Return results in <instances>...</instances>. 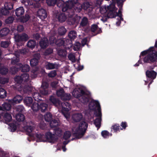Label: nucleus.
<instances>
[{"label":"nucleus","instance_id":"obj_1","mask_svg":"<svg viewBox=\"0 0 157 157\" xmlns=\"http://www.w3.org/2000/svg\"><path fill=\"white\" fill-rule=\"evenodd\" d=\"M78 0H71L66 2L62 8V11L65 13H60L56 15V18L59 22L61 23L64 22L67 19V16L69 18H72V24L76 20V18L74 16L75 12L78 11Z\"/></svg>","mask_w":157,"mask_h":157},{"label":"nucleus","instance_id":"obj_2","mask_svg":"<svg viewBox=\"0 0 157 157\" xmlns=\"http://www.w3.org/2000/svg\"><path fill=\"white\" fill-rule=\"evenodd\" d=\"M118 0H112L113 3L108 6L102 8L104 13L108 18L115 17L117 15V9L115 7V3Z\"/></svg>","mask_w":157,"mask_h":157},{"label":"nucleus","instance_id":"obj_3","mask_svg":"<svg viewBox=\"0 0 157 157\" xmlns=\"http://www.w3.org/2000/svg\"><path fill=\"white\" fill-rule=\"evenodd\" d=\"M36 136L41 141H44V139L46 138L47 141L51 143H54L58 139V138L55 134L52 133L50 132H46L45 135L43 134H37Z\"/></svg>","mask_w":157,"mask_h":157},{"label":"nucleus","instance_id":"obj_4","mask_svg":"<svg viewBox=\"0 0 157 157\" xmlns=\"http://www.w3.org/2000/svg\"><path fill=\"white\" fill-rule=\"evenodd\" d=\"M79 85V90H80V96H79V100L83 103H86L89 101L90 97V93L86 90L85 88L83 87L82 89Z\"/></svg>","mask_w":157,"mask_h":157},{"label":"nucleus","instance_id":"obj_5","mask_svg":"<svg viewBox=\"0 0 157 157\" xmlns=\"http://www.w3.org/2000/svg\"><path fill=\"white\" fill-rule=\"evenodd\" d=\"M29 75L26 73L21 74V76H17L14 78V81L17 84H20L27 83L29 79Z\"/></svg>","mask_w":157,"mask_h":157},{"label":"nucleus","instance_id":"obj_6","mask_svg":"<svg viewBox=\"0 0 157 157\" xmlns=\"http://www.w3.org/2000/svg\"><path fill=\"white\" fill-rule=\"evenodd\" d=\"M157 57V51L156 53L153 50L150 51L148 55L146 56L144 59V63H149L154 62L156 59Z\"/></svg>","mask_w":157,"mask_h":157},{"label":"nucleus","instance_id":"obj_7","mask_svg":"<svg viewBox=\"0 0 157 157\" xmlns=\"http://www.w3.org/2000/svg\"><path fill=\"white\" fill-rule=\"evenodd\" d=\"M89 108L91 110H94L96 108L97 109V111L96 113H98V115H101V107L99 102L94 100H92L90 102L89 105Z\"/></svg>","mask_w":157,"mask_h":157},{"label":"nucleus","instance_id":"obj_8","mask_svg":"<svg viewBox=\"0 0 157 157\" xmlns=\"http://www.w3.org/2000/svg\"><path fill=\"white\" fill-rule=\"evenodd\" d=\"M87 127V124L84 121H81L79 123V139L84 135Z\"/></svg>","mask_w":157,"mask_h":157},{"label":"nucleus","instance_id":"obj_9","mask_svg":"<svg viewBox=\"0 0 157 157\" xmlns=\"http://www.w3.org/2000/svg\"><path fill=\"white\" fill-rule=\"evenodd\" d=\"M29 38V37L28 35L24 33L20 34H17L15 36V40L17 43L26 41Z\"/></svg>","mask_w":157,"mask_h":157},{"label":"nucleus","instance_id":"obj_10","mask_svg":"<svg viewBox=\"0 0 157 157\" xmlns=\"http://www.w3.org/2000/svg\"><path fill=\"white\" fill-rule=\"evenodd\" d=\"M48 84L46 82L42 83L40 90V94L43 95H46L48 94Z\"/></svg>","mask_w":157,"mask_h":157},{"label":"nucleus","instance_id":"obj_11","mask_svg":"<svg viewBox=\"0 0 157 157\" xmlns=\"http://www.w3.org/2000/svg\"><path fill=\"white\" fill-rule=\"evenodd\" d=\"M40 57V55L39 54H35L34 55L33 58L30 60L31 66H35L38 64Z\"/></svg>","mask_w":157,"mask_h":157},{"label":"nucleus","instance_id":"obj_12","mask_svg":"<svg viewBox=\"0 0 157 157\" xmlns=\"http://www.w3.org/2000/svg\"><path fill=\"white\" fill-rule=\"evenodd\" d=\"M25 85L23 86L22 85H21L20 87L21 89L20 90H23L25 93L29 94L32 92V88L30 85H28L26 83H24Z\"/></svg>","mask_w":157,"mask_h":157},{"label":"nucleus","instance_id":"obj_13","mask_svg":"<svg viewBox=\"0 0 157 157\" xmlns=\"http://www.w3.org/2000/svg\"><path fill=\"white\" fill-rule=\"evenodd\" d=\"M38 17L41 20H44L46 18L47 16V12L44 9H39L37 12Z\"/></svg>","mask_w":157,"mask_h":157},{"label":"nucleus","instance_id":"obj_14","mask_svg":"<svg viewBox=\"0 0 157 157\" xmlns=\"http://www.w3.org/2000/svg\"><path fill=\"white\" fill-rule=\"evenodd\" d=\"M124 2V1L123 0H118L117 2V4L120 8L119 10L118 11V13H117V16L119 17L120 20L121 21L123 20V18L122 17V15L121 10H122V7L123 3Z\"/></svg>","mask_w":157,"mask_h":157},{"label":"nucleus","instance_id":"obj_15","mask_svg":"<svg viewBox=\"0 0 157 157\" xmlns=\"http://www.w3.org/2000/svg\"><path fill=\"white\" fill-rule=\"evenodd\" d=\"M98 113H96V116L98 118L95 119L94 121V124L96 127L98 128L97 130L100 128L101 125V115H98Z\"/></svg>","mask_w":157,"mask_h":157},{"label":"nucleus","instance_id":"obj_16","mask_svg":"<svg viewBox=\"0 0 157 157\" xmlns=\"http://www.w3.org/2000/svg\"><path fill=\"white\" fill-rule=\"evenodd\" d=\"M48 40L46 37L41 39L39 42L40 46L42 49L45 48L48 46Z\"/></svg>","mask_w":157,"mask_h":157},{"label":"nucleus","instance_id":"obj_17","mask_svg":"<svg viewBox=\"0 0 157 157\" xmlns=\"http://www.w3.org/2000/svg\"><path fill=\"white\" fill-rule=\"evenodd\" d=\"M91 31L94 33V36L101 33V30L100 28L98 27L96 24H93L91 26Z\"/></svg>","mask_w":157,"mask_h":157},{"label":"nucleus","instance_id":"obj_18","mask_svg":"<svg viewBox=\"0 0 157 157\" xmlns=\"http://www.w3.org/2000/svg\"><path fill=\"white\" fill-rule=\"evenodd\" d=\"M22 66V64L21 63H18L16 64L14 66L11 67L10 70L12 74H15L18 71H20L21 67Z\"/></svg>","mask_w":157,"mask_h":157},{"label":"nucleus","instance_id":"obj_19","mask_svg":"<svg viewBox=\"0 0 157 157\" xmlns=\"http://www.w3.org/2000/svg\"><path fill=\"white\" fill-rule=\"evenodd\" d=\"M15 11L16 15L17 17H19L24 14L25 10L23 7H20L17 8Z\"/></svg>","mask_w":157,"mask_h":157},{"label":"nucleus","instance_id":"obj_20","mask_svg":"<svg viewBox=\"0 0 157 157\" xmlns=\"http://www.w3.org/2000/svg\"><path fill=\"white\" fill-rule=\"evenodd\" d=\"M61 105L63 110L68 112L70 110L71 105L68 102L64 101L62 103Z\"/></svg>","mask_w":157,"mask_h":157},{"label":"nucleus","instance_id":"obj_21","mask_svg":"<svg viewBox=\"0 0 157 157\" xmlns=\"http://www.w3.org/2000/svg\"><path fill=\"white\" fill-rule=\"evenodd\" d=\"M49 100L55 106H58L60 104V100L58 99L55 98L53 96H50L49 98Z\"/></svg>","mask_w":157,"mask_h":157},{"label":"nucleus","instance_id":"obj_22","mask_svg":"<svg viewBox=\"0 0 157 157\" xmlns=\"http://www.w3.org/2000/svg\"><path fill=\"white\" fill-rule=\"evenodd\" d=\"M45 67L47 70H51L57 68L58 66L56 63L48 62L46 64Z\"/></svg>","mask_w":157,"mask_h":157},{"label":"nucleus","instance_id":"obj_23","mask_svg":"<svg viewBox=\"0 0 157 157\" xmlns=\"http://www.w3.org/2000/svg\"><path fill=\"white\" fill-rule=\"evenodd\" d=\"M23 99V97L20 95H17L15 96L13 99V103L15 104L20 103Z\"/></svg>","mask_w":157,"mask_h":157},{"label":"nucleus","instance_id":"obj_24","mask_svg":"<svg viewBox=\"0 0 157 157\" xmlns=\"http://www.w3.org/2000/svg\"><path fill=\"white\" fill-rule=\"evenodd\" d=\"M36 45V42L35 40H30L27 42V46L29 48L33 49L35 47Z\"/></svg>","mask_w":157,"mask_h":157},{"label":"nucleus","instance_id":"obj_25","mask_svg":"<svg viewBox=\"0 0 157 157\" xmlns=\"http://www.w3.org/2000/svg\"><path fill=\"white\" fill-rule=\"evenodd\" d=\"M10 30L7 28H4L0 31V35L1 37L7 36L10 33Z\"/></svg>","mask_w":157,"mask_h":157},{"label":"nucleus","instance_id":"obj_26","mask_svg":"<svg viewBox=\"0 0 157 157\" xmlns=\"http://www.w3.org/2000/svg\"><path fill=\"white\" fill-rule=\"evenodd\" d=\"M146 75L147 77L149 78L154 79L156 77V73L153 71H147L146 72Z\"/></svg>","mask_w":157,"mask_h":157},{"label":"nucleus","instance_id":"obj_27","mask_svg":"<svg viewBox=\"0 0 157 157\" xmlns=\"http://www.w3.org/2000/svg\"><path fill=\"white\" fill-rule=\"evenodd\" d=\"M73 40L70 39H64V47L66 48H69L72 46V41Z\"/></svg>","mask_w":157,"mask_h":157},{"label":"nucleus","instance_id":"obj_28","mask_svg":"<svg viewBox=\"0 0 157 157\" xmlns=\"http://www.w3.org/2000/svg\"><path fill=\"white\" fill-rule=\"evenodd\" d=\"M32 96L35 101H39L42 100L41 96L39 93H34L32 94Z\"/></svg>","mask_w":157,"mask_h":157},{"label":"nucleus","instance_id":"obj_29","mask_svg":"<svg viewBox=\"0 0 157 157\" xmlns=\"http://www.w3.org/2000/svg\"><path fill=\"white\" fill-rule=\"evenodd\" d=\"M16 119L17 121L21 122L25 120V117L23 114L18 113L16 115Z\"/></svg>","mask_w":157,"mask_h":157},{"label":"nucleus","instance_id":"obj_30","mask_svg":"<svg viewBox=\"0 0 157 157\" xmlns=\"http://www.w3.org/2000/svg\"><path fill=\"white\" fill-rule=\"evenodd\" d=\"M48 105L46 103H42L40 105L39 110L42 112H44L47 110Z\"/></svg>","mask_w":157,"mask_h":157},{"label":"nucleus","instance_id":"obj_31","mask_svg":"<svg viewBox=\"0 0 157 157\" xmlns=\"http://www.w3.org/2000/svg\"><path fill=\"white\" fill-rule=\"evenodd\" d=\"M76 33L75 31H71L68 34V37L69 39L74 40L76 37Z\"/></svg>","mask_w":157,"mask_h":157},{"label":"nucleus","instance_id":"obj_32","mask_svg":"<svg viewBox=\"0 0 157 157\" xmlns=\"http://www.w3.org/2000/svg\"><path fill=\"white\" fill-rule=\"evenodd\" d=\"M33 102V99L32 97H25L24 102L27 105L29 106Z\"/></svg>","mask_w":157,"mask_h":157},{"label":"nucleus","instance_id":"obj_33","mask_svg":"<svg viewBox=\"0 0 157 157\" xmlns=\"http://www.w3.org/2000/svg\"><path fill=\"white\" fill-rule=\"evenodd\" d=\"M30 18L29 14H26L25 16L21 17L19 18V20L21 22L25 23L28 21Z\"/></svg>","mask_w":157,"mask_h":157},{"label":"nucleus","instance_id":"obj_34","mask_svg":"<svg viewBox=\"0 0 157 157\" xmlns=\"http://www.w3.org/2000/svg\"><path fill=\"white\" fill-rule=\"evenodd\" d=\"M44 118L45 121L49 122L52 119V116L50 113L47 112L44 115Z\"/></svg>","mask_w":157,"mask_h":157},{"label":"nucleus","instance_id":"obj_35","mask_svg":"<svg viewBox=\"0 0 157 157\" xmlns=\"http://www.w3.org/2000/svg\"><path fill=\"white\" fill-rule=\"evenodd\" d=\"M4 117L5 120L7 123L10 122L12 120L11 114L8 113H6L4 114Z\"/></svg>","mask_w":157,"mask_h":157},{"label":"nucleus","instance_id":"obj_36","mask_svg":"<svg viewBox=\"0 0 157 157\" xmlns=\"http://www.w3.org/2000/svg\"><path fill=\"white\" fill-rule=\"evenodd\" d=\"M57 53L59 56L61 57H65L66 56L67 52L65 49H59Z\"/></svg>","mask_w":157,"mask_h":157},{"label":"nucleus","instance_id":"obj_37","mask_svg":"<svg viewBox=\"0 0 157 157\" xmlns=\"http://www.w3.org/2000/svg\"><path fill=\"white\" fill-rule=\"evenodd\" d=\"M14 4L11 2H6L4 4V7L10 11L13 8Z\"/></svg>","mask_w":157,"mask_h":157},{"label":"nucleus","instance_id":"obj_38","mask_svg":"<svg viewBox=\"0 0 157 157\" xmlns=\"http://www.w3.org/2000/svg\"><path fill=\"white\" fill-rule=\"evenodd\" d=\"M49 124L51 128H55L59 125L58 120L56 119L51 120L50 121Z\"/></svg>","mask_w":157,"mask_h":157},{"label":"nucleus","instance_id":"obj_39","mask_svg":"<svg viewBox=\"0 0 157 157\" xmlns=\"http://www.w3.org/2000/svg\"><path fill=\"white\" fill-rule=\"evenodd\" d=\"M30 70V67L28 64H25L23 65L22 64V66L20 68V71H21L23 72H28Z\"/></svg>","mask_w":157,"mask_h":157},{"label":"nucleus","instance_id":"obj_40","mask_svg":"<svg viewBox=\"0 0 157 157\" xmlns=\"http://www.w3.org/2000/svg\"><path fill=\"white\" fill-rule=\"evenodd\" d=\"M7 93L6 90L2 88H0V98H4L6 97Z\"/></svg>","mask_w":157,"mask_h":157},{"label":"nucleus","instance_id":"obj_41","mask_svg":"<svg viewBox=\"0 0 157 157\" xmlns=\"http://www.w3.org/2000/svg\"><path fill=\"white\" fill-rule=\"evenodd\" d=\"M67 30L64 26L60 27L58 29L59 34L61 36L64 35L66 33Z\"/></svg>","mask_w":157,"mask_h":157},{"label":"nucleus","instance_id":"obj_42","mask_svg":"<svg viewBox=\"0 0 157 157\" xmlns=\"http://www.w3.org/2000/svg\"><path fill=\"white\" fill-rule=\"evenodd\" d=\"M4 111H9L11 108V104L9 103L5 102L2 104Z\"/></svg>","mask_w":157,"mask_h":157},{"label":"nucleus","instance_id":"obj_43","mask_svg":"<svg viewBox=\"0 0 157 157\" xmlns=\"http://www.w3.org/2000/svg\"><path fill=\"white\" fill-rule=\"evenodd\" d=\"M40 105L37 102H34L31 106V108L34 111H37L39 110Z\"/></svg>","mask_w":157,"mask_h":157},{"label":"nucleus","instance_id":"obj_44","mask_svg":"<svg viewBox=\"0 0 157 157\" xmlns=\"http://www.w3.org/2000/svg\"><path fill=\"white\" fill-rule=\"evenodd\" d=\"M55 134L58 136H61L63 134V131L61 129L59 128H56L54 129Z\"/></svg>","mask_w":157,"mask_h":157},{"label":"nucleus","instance_id":"obj_45","mask_svg":"<svg viewBox=\"0 0 157 157\" xmlns=\"http://www.w3.org/2000/svg\"><path fill=\"white\" fill-rule=\"evenodd\" d=\"M64 39H57L56 41L55 44L58 46H64Z\"/></svg>","mask_w":157,"mask_h":157},{"label":"nucleus","instance_id":"obj_46","mask_svg":"<svg viewBox=\"0 0 157 157\" xmlns=\"http://www.w3.org/2000/svg\"><path fill=\"white\" fill-rule=\"evenodd\" d=\"M0 13H1L2 15H7L9 14L10 13V11H9L6 8H2L0 10Z\"/></svg>","mask_w":157,"mask_h":157},{"label":"nucleus","instance_id":"obj_47","mask_svg":"<svg viewBox=\"0 0 157 157\" xmlns=\"http://www.w3.org/2000/svg\"><path fill=\"white\" fill-rule=\"evenodd\" d=\"M10 43V41L7 40L5 41H2L1 43V46L3 48H7Z\"/></svg>","mask_w":157,"mask_h":157},{"label":"nucleus","instance_id":"obj_48","mask_svg":"<svg viewBox=\"0 0 157 157\" xmlns=\"http://www.w3.org/2000/svg\"><path fill=\"white\" fill-rule=\"evenodd\" d=\"M88 24V20L87 18L84 17L81 22L80 25L81 26H84L87 25Z\"/></svg>","mask_w":157,"mask_h":157},{"label":"nucleus","instance_id":"obj_49","mask_svg":"<svg viewBox=\"0 0 157 157\" xmlns=\"http://www.w3.org/2000/svg\"><path fill=\"white\" fill-rule=\"evenodd\" d=\"M72 136L74 138L71 139L72 140H73L75 139H78V127H77L75 129V131L73 132Z\"/></svg>","mask_w":157,"mask_h":157},{"label":"nucleus","instance_id":"obj_50","mask_svg":"<svg viewBox=\"0 0 157 157\" xmlns=\"http://www.w3.org/2000/svg\"><path fill=\"white\" fill-rule=\"evenodd\" d=\"M73 96L75 98H78V88H76L74 89L72 93Z\"/></svg>","mask_w":157,"mask_h":157},{"label":"nucleus","instance_id":"obj_51","mask_svg":"<svg viewBox=\"0 0 157 157\" xmlns=\"http://www.w3.org/2000/svg\"><path fill=\"white\" fill-rule=\"evenodd\" d=\"M57 75V71L56 70H52L50 71L48 74V76L49 78H53Z\"/></svg>","mask_w":157,"mask_h":157},{"label":"nucleus","instance_id":"obj_52","mask_svg":"<svg viewBox=\"0 0 157 157\" xmlns=\"http://www.w3.org/2000/svg\"><path fill=\"white\" fill-rule=\"evenodd\" d=\"M8 71V69L6 67H2L0 68V73L2 75H6Z\"/></svg>","mask_w":157,"mask_h":157},{"label":"nucleus","instance_id":"obj_53","mask_svg":"<svg viewBox=\"0 0 157 157\" xmlns=\"http://www.w3.org/2000/svg\"><path fill=\"white\" fill-rule=\"evenodd\" d=\"M65 92L63 88H61L60 89L57 91L56 94L58 97H60L61 98L64 95Z\"/></svg>","mask_w":157,"mask_h":157},{"label":"nucleus","instance_id":"obj_54","mask_svg":"<svg viewBox=\"0 0 157 157\" xmlns=\"http://www.w3.org/2000/svg\"><path fill=\"white\" fill-rule=\"evenodd\" d=\"M71 135V133L69 131H66L63 135V138L64 139L67 140L69 139Z\"/></svg>","mask_w":157,"mask_h":157},{"label":"nucleus","instance_id":"obj_55","mask_svg":"<svg viewBox=\"0 0 157 157\" xmlns=\"http://www.w3.org/2000/svg\"><path fill=\"white\" fill-rule=\"evenodd\" d=\"M68 58L72 62L74 63L76 61V59L75 55L72 53H70L68 56Z\"/></svg>","mask_w":157,"mask_h":157},{"label":"nucleus","instance_id":"obj_56","mask_svg":"<svg viewBox=\"0 0 157 157\" xmlns=\"http://www.w3.org/2000/svg\"><path fill=\"white\" fill-rule=\"evenodd\" d=\"M57 0H46V2L49 6H54Z\"/></svg>","mask_w":157,"mask_h":157},{"label":"nucleus","instance_id":"obj_57","mask_svg":"<svg viewBox=\"0 0 157 157\" xmlns=\"http://www.w3.org/2000/svg\"><path fill=\"white\" fill-rule=\"evenodd\" d=\"M33 127L32 126H27L26 128V131L28 133V134L30 136L31 133L32 132L33 129Z\"/></svg>","mask_w":157,"mask_h":157},{"label":"nucleus","instance_id":"obj_58","mask_svg":"<svg viewBox=\"0 0 157 157\" xmlns=\"http://www.w3.org/2000/svg\"><path fill=\"white\" fill-rule=\"evenodd\" d=\"M71 98V96L70 94L64 93L61 98L63 100H70Z\"/></svg>","mask_w":157,"mask_h":157},{"label":"nucleus","instance_id":"obj_59","mask_svg":"<svg viewBox=\"0 0 157 157\" xmlns=\"http://www.w3.org/2000/svg\"><path fill=\"white\" fill-rule=\"evenodd\" d=\"M11 132H14L17 129V126L16 125L13 123H11L9 124Z\"/></svg>","mask_w":157,"mask_h":157},{"label":"nucleus","instance_id":"obj_60","mask_svg":"<svg viewBox=\"0 0 157 157\" xmlns=\"http://www.w3.org/2000/svg\"><path fill=\"white\" fill-rule=\"evenodd\" d=\"M14 20V18L12 16H10L8 17L6 20L5 22L7 24H11L13 22Z\"/></svg>","mask_w":157,"mask_h":157},{"label":"nucleus","instance_id":"obj_61","mask_svg":"<svg viewBox=\"0 0 157 157\" xmlns=\"http://www.w3.org/2000/svg\"><path fill=\"white\" fill-rule=\"evenodd\" d=\"M72 118L75 122H78V113L74 114L72 116Z\"/></svg>","mask_w":157,"mask_h":157},{"label":"nucleus","instance_id":"obj_62","mask_svg":"<svg viewBox=\"0 0 157 157\" xmlns=\"http://www.w3.org/2000/svg\"><path fill=\"white\" fill-rule=\"evenodd\" d=\"M9 79L6 78H0V83L2 84H4L5 83L8 82Z\"/></svg>","mask_w":157,"mask_h":157},{"label":"nucleus","instance_id":"obj_63","mask_svg":"<svg viewBox=\"0 0 157 157\" xmlns=\"http://www.w3.org/2000/svg\"><path fill=\"white\" fill-rule=\"evenodd\" d=\"M24 109V107L22 105H19L16 108V111L19 112H22Z\"/></svg>","mask_w":157,"mask_h":157},{"label":"nucleus","instance_id":"obj_64","mask_svg":"<svg viewBox=\"0 0 157 157\" xmlns=\"http://www.w3.org/2000/svg\"><path fill=\"white\" fill-rule=\"evenodd\" d=\"M101 134L103 137L107 138L109 136V133L107 131H103L101 132Z\"/></svg>","mask_w":157,"mask_h":157}]
</instances>
